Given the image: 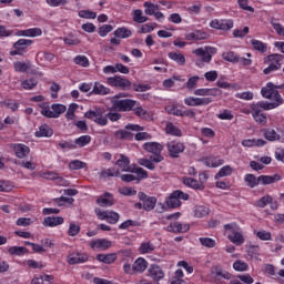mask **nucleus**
<instances>
[{
    "label": "nucleus",
    "instance_id": "obj_1",
    "mask_svg": "<svg viewBox=\"0 0 284 284\" xmlns=\"http://www.w3.org/2000/svg\"><path fill=\"white\" fill-rule=\"evenodd\" d=\"M261 94L264 99H270L274 102H257L253 103L252 108H257V110H274L278 105H283V98L278 91H274V83L268 82L265 87L261 89Z\"/></svg>",
    "mask_w": 284,
    "mask_h": 284
},
{
    "label": "nucleus",
    "instance_id": "obj_2",
    "mask_svg": "<svg viewBox=\"0 0 284 284\" xmlns=\"http://www.w3.org/2000/svg\"><path fill=\"white\" fill-rule=\"evenodd\" d=\"M281 174L260 175L256 178L254 174L248 173L244 176V182L246 183L247 187L254 190V187L258 185H272V183H276V181H281Z\"/></svg>",
    "mask_w": 284,
    "mask_h": 284
},
{
    "label": "nucleus",
    "instance_id": "obj_3",
    "mask_svg": "<svg viewBox=\"0 0 284 284\" xmlns=\"http://www.w3.org/2000/svg\"><path fill=\"white\" fill-rule=\"evenodd\" d=\"M181 200L189 201L190 194L181 190H175L166 197L165 205L170 210H176V207H181Z\"/></svg>",
    "mask_w": 284,
    "mask_h": 284
},
{
    "label": "nucleus",
    "instance_id": "obj_4",
    "mask_svg": "<svg viewBox=\"0 0 284 284\" xmlns=\"http://www.w3.org/2000/svg\"><path fill=\"white\" fill-rule=\"evenodd\" d=\"M39 108H41V114L42 116H45L47 119H59L61 114H63L67 110V106L64 104H52L51 110L49 105H45V103L39 104Z\"/></svg>",
    "mask_w": 284,
    "mask_h": 284
},
{
    "label": "nucleus",
    "instance_id": "obj_5",
    "mask_svg": "<svg viewBox=\"0 0 284 284\" xmlns=\"http://www.w3.org/2000/svg\"><path fill=\"white\" fill-rule=\"evenodd\" d=\"M84 119L94 121L98 125H108V118H105V108H95L94 110L87 111Z\"/></svg>",
    "mask_w": 284,
    "mask_h": 284
},
{
    "label": "nucleus",
    "instance_id": "obj_6",
    "mask_svg": "<svg viewBox=\"0 0 284 284\" xmlns=\"http://www.w3.org/2000/svg\"><path fill=\"white\" fill-rule=\"evenodd\" d=\"M267 61H271L272 63L263 70L264 74H271L275 70H281V61H283L284 57L283 54L273 53L267 55Z\"/></svg>",
    "mask_w": 284,
    "mask_h": 284
},
{
    "label": "nucleus",
    "instance_id": "obj_7",
    "mask_svg": "<svg viewBox=\"0 0 284 284\" xmlns=\"http://www.w3.org/2000/svg\"><path fill=\"white\" fill-rule=\"evenodd\" d=\"M113 108L119 110V112H132L136 102L132 99L124 100H111Z\"/></svg>",
    "mask_w": 284,
    "mask_h": 284
},
{
    "label": "nucleus",
    "instance_id": "obj_8",
    "mask_svg": "<svg viewBox=\"0 0 284 284\" xmlns=\"http://www.w3.org/2000/svg\"><path fill=\"white\" fill-rule=\"evenodd\" d=\"M138 199L142 201L144 212H152V210L156 207V203H158L156 196H149L144 192H139Z\"/></svg>",
    "mask_w": 284,
    "mask_h": 284
},
{
    "label": "nucleus",
    "instance_id": "obj_9",
    "mask_svg": "<svg viewBox=\"0 0 284 284\" xmlns=\"http://www.w3.org/2000/svg\"><path fill=\"white\" fill-rule=\"evenodd\" d=\"M166 148L171 159H179V154L185 152V144L182 142L171 141L166 144Z\"/></svg>",
    "mask_w": 284,
    "mask_h": 284
},
{
    "label": "nucleus",
    "instance_id": "obj_10",
    "mask_svg": "<svg viewBox=\"0 0 284 284\" xmlns=\"http://www.w3.org/2000/svg\"><path fill=\"white\" fill-rule=\"evenodd\" d=\"M194 54H196V57H201L204 63H210V61H212V55L216 54V48L214 47H205L204 49L197 48L194 50Z\"/></svg>",
    "mask_w": 284,
    "mask_h": 284
},
{
    "label": "nucleus",
    "instance_id": "obj_11",
    "mask_svg": "<svg viewBox=\"0 0 284 284\" xmlns=\"http://www.w3.org/2000/svg\"><path fill=\"white\" fill-rule=\"evenodd\" d=\"M224 61L229 63H242V65H252V59L241 58L234 54V51H229L222 54Z\"/></svg>",
    "mask_w": 284,
    "mask_h": 284
},
{
    "label": "nucleus",
    "instance_id": "obj_12",
    "mask_svg": "<svg viewBox=\"0 0 284 284\" xmlns=\"http://www.w3.org/2000/svg\"><path fill=\"white\" fill-rule=\"evenodd\" d=\"M185 105H189L190 108H196L199 105H210L212 103V98H186L184 99Z\"/></svg>",
    "mask_w": 284,
    "mask_h": 284
},
{
    "label": "nucleus",
    "instance_id": "obj_13",
    "mask_svg": "<svg viewBox=\"0 0 284 284\" xmlns=\"http://www.w3.org/2000/svg\"><path fill=\"white\" fill-rule=\"evenodd\" d=\"M10 148H12L18 159H26L30 154V146L23 143L11 144Z\"/></svg>",
    "mask_w": 284,
    "mask_h": 284
},
{
    "label": "nucleus",
    "instance_id": "obj_14",
    "mask_svg": "<svg viewBox=\"0 0 284 284\" xmlns=\"http://www.w3.org/2000/svg\"><path fill=\"white\" fill-rule=\"evenodd\" d=\"M67 263L69 265H78L79 263H88V254L85 253H73L68 255Z\"/></svg>",
    "mask_w": 284,
    "mask_h": 284
},
{
    "label": "nucleus",
    "instance_id": "obj_15",
    "mask_svg": "<svg viewBox=\"0 0 284 284\" xmlns=\"http://www.w3.org/2000/svg\"><path fill=\"white\" fill-rule=\"evenodd\" d=\"M186 41H205L210 39V34L205 31L196 30L185 36Z\"/></svg>",
    "mask_w": 284,
    "mask_h": 284
},
{
    "label": "nucleus",
    "instance_id": "obj_16",
    "mask_svg": "<svg viewBox=\"0 0 284 284\" xmlns=\"http://www.w3.org/2000/svg\"><path fill=\"white\" fill-rule=\"evenodd\" d=\"M149 275L153 281H161L165 278V273L163 272V268L156 264H152L149 268Z\"/></svg>",
    "mask_w": 284,
    "mask_h": 284
},
{
    "label": "nucleus",
    "instance_id": "obj_17",
    "mask_svg": "<svg viewBox=\"0 0 284 284\" xmlns=\"http://www.w3.org/2000/svg\"><path fill=\"white\" fill-rule=\"evenodd\" d=\"M52 134H54V130L48 124H42L39 126V131H36L34 136H37V139H50Z\"/></svg>",
    "mask_w": 284,
    "mask_h": 284
},
{
    "label": "nucleus",
    "instance_id": "obj_18",
    "mask_svg": "<svg viewBox=\"0 0 284 284\" xmlns=\"http://www.w3.org/2000/svg\"><path fill=\"white\" fill-rule=\"evenodd\" d=\"M143 150L151 154H161V152H163V144L159 142H146L143 144Z\"/></svg>",
    "mask_w": 284,
    "mask_h": 284
},
{
    "label": "nucleus",
    "instance_id": "obj_19",
    "mask_svg": "<svg viewBox=\"0 0 284 284\" xmlns=\"http://www.w3.org/2000/svg\"><path fill=\"white\" fill-rule=\"evenodd\" d=\"M252 114L256 123L265 125L267 123V115L263 113V110H258V106H251Z\"/></svg>",
    "mask_w": 284,
    "mask_h": 284
},
{
    "label": "nucleus",
    "instance_id": "obj_20",
    "mask_svg": "<svg viewBox=\"0 0 284 284\" xmlns=\"http://www.w3.org/2000/svg\"><path fill=\"white\" fill-rule=\"evenodd\" d=\"M97 204L100 205V207H112V205H114V199L112 197V194L104 193L97 199Z\"/></svg>",
    "mask_w": 284,
    "mask_h": 284
},
{
    "label": "nucleus",
    "instance_id": "obj_21",
    "mask_svg": "<svg viewBox=\"0 0 284 284\" xmlns=\"http://www.w3.org/2000/svg\"><path fill=\"white\" fill-rule=\"evenodd\" d=\"M211 274H213L215 278H224L225 281H230V278H232V273L223 271L221 266H213L211 268Z\"/></svg>",
    "mask_w": 284,
    "mask_h": 284
},
{
    "label": "nucleus",
    "instance_id": "obj_22",
    "mask_svg": "<svg viewBox=\"0 0 284 284\" xmlns=\"http://www.w3.org/2000/svg\"><path fill=\"white\" fill-rule=\"evenodd\" d=\"M182 183L186 185V187H192V190H205V185L203 182H199L193 178H182Z\"/></svg>",
    "mask_w": 284,
    "mask_h": 284
},
{
    "label": "nucleus",
    "instance_id": "obj_23",
    "mask_svg": "<svg viewBox=\"0 0 284 284\" xmlns=\"http://www.w3.org/2000/svg\"><path fill=\"white\" fill-rule=\"evenodd\" d=\"M90 247L92 250H94V247L98 250H110V247H112V242L105 239H99L97 241H92L90 243Z\"/></svg>",
    "mask_w": 284,
    "mask_h": 284
},
{
    "label": "nucleus",
    "instance_id": "obj_24",
    "mask_svg": "<svg viewBox=\"0 0 284 284\" xmlns=\"http://www.w3.org/2000/svg\"><path fill=\"white\" fill-rule=\"evenodd\" d=\"M63 221L62 216H48L43 220L42 225L44 227H57V225H63Z\"/></svg>",
    "mask_w": 284,
    "mask_h": 284
},
{
    "label": "nucleus",
    "instance_id": "obj_25",
    "mask_svg": "<svg viewBox=\"0 0 284 284\" xmlns=\"http://www.w3.org/2000/svg\"><path fill=\"white\" fill-rule=\"evenodd\" d=\"M90 94H98L100 97H105L110 94V88L101 84V82H95Z\"/></svg>",
    "mask_w": 284,
    "mask_h": 284
},
{
    "label": "nucleus",
    "instance_id": "obj_26",
    "mask_svg": "<svg viewBox=\"0 0 284 284\" xmlns=\"http://www.w3.org/2000/svg\"><path fill=\"white\" fill-rule=\"evenodd\" d=\"M97 261L105 265H112L116 261V253L98 254Z\"/></svg>",
    "mask_w": 284,
    "mask_h": 284
},
{
    "label": "nucleus",
    "instance_id": "obj_27",
    "mask_svg": "<svg viewBox=\"0 0 284 284\" xmlns=\"http://www.w3.org/2000/svg\"><path fill=\"white\" fill-rule=\"evenodd\" d=\"M116 165L122 169V172H133L134 170L130 169V158L123 154L120 155V159L116 161Z\"/></svg>",
    "mask_w": 284,
    "mask_h": 284
},
{
    "label": "nucleus",
    "instance_id": "obj_28",
    "mask_svg": "<svg viewBox=\"0 0 284 284\" xmlns=\"http://www.w3.org/2000/svg\"><path fill=\"white\" fill-rule=\"evenodd\" d=\"M32 45V40H26V39H20L17 42L13 43L14 50H20V52L23 54L28 48Z\"/></svg>",
    "mask_w": 284,
    "mask_h": 284
},
{
    "label": "nucleus",
    "instance_id": "obj_29",
    "mask_svg": "<svg viewBox=\"0 0 284 284\" xmlns=\"http://www.w3.org/2000/svg\"><path fill=\"white\" fill-rule=\"evenodd\" d=\"M41 34H43V31L39 28L18 31V37H41Z\"/></svg>",
    "mask_w": 284,
    "mask_h": 284
},
{
    "label": "nucleus",
    "instance_id": "obj_30",
    "mask_svg": "<svg viewBox=\"0 0 284 284\" xmlns=\"http://www.w3.org/2000/svg\"><path fill=\"white\" fill-rule=\"evenodd\" d=\"M133 270L136 273L145 272L148 270V261L143 257H139L134 263H133Z\"/></svg>",
    "mask_w": 284,
    "mask_h": 284
},
{
    "label": "nucleus",
    "instance_id": "obj_31",
    "mask_svg": "<svg viewBox=\"0 0 284 284\" xmlns=\"http://www.w3.org/2000/svg\"><path fill=\"white\" fill-rule=\"evenodd\" d=\"M168 57L171 59V61L178 63V65H185V55L183 53L172 51L169 52Z\"/></svg>",
    "mask_w": 284,
    "mask_h": 284
},
{
    "label": "nucleus",
    "instance_id": "obj_32",
    "mask_svg": "<svg viewBox=\"0 0 284 284\" xmlns=\"http://www.w3.org/2000/svg\"><path fill=\"white\" fill-rule=\"evenodd\" d=\"M132 17L134 23H146V21H150V18L143 16V10L141 9L133 10Z\"/></svg>",
    "mask_w": 284,
    "mask_h": 284
},
{
    "label": "nucleus",
    "instance_id": "obj_33",
    "mask_svg": "<svg viewBox=\"0 0 284 284\" xmlns=\"http://www.w3.org/2000/svg\"><path fill=\"white\" fill-rule=\"evenodd\" d=\"M166 134H171V136H183V132L179 129L174 123L168 122L165 126Z\"/></svg>",
    "mask_w": 284,
    "mask_h": 284
},
{
    "label": "nucleus",
    "instance_id": "obj_34",
    "mask_svg": "<svg viewBox=\"0 0 284 284\" xmlns=\"http://www.w3.org/2000/svg\"><path fill=\"white\" fill-rule=\"evenodd\" d=\"M114 136H116V139H120L121 141H132L134 139V134L125 130L115 131Z\"/></svg>",
    "mask_w": 284,
    "mask_h": 284
},
{
    "label": "nucleus",
    "instance_id": "obj_35",
    "mask_svg": "<svg viewBox=\"0 0 284 284\" xmlns=\"http://www.w3.org/2000/svg\"><path fill=\"white\" fill-rule=\"evenodd\" d=\"M114 37H118V39H130L132 31L125 27H121L114 31Z\"/></svg>",
    "mask_w": 284,
    "mask_h": 284
},
{
    "label": "nucleus",
    "instance_id": "obj_36",
    "mask_svg": "<svg viewBox=\"0 0 284 284\" xmlns=\"http://www.w3.org/2000/svg\"><path fill=\"white\" fill-rule=\"evenodd\" d=\"M13 68L16 72L24 73V72H28L30 68H32V64L30 62L18 61L13 63Z\"/></svg>",
    "mask_w": 284,
    "mask_h": 284
},
{
    "label": "nucleus",
    "instance_id": "obj_37",
    "mask_svg": "<svg viewBox=\"0 0 284 284\" xmlns=\"http://www.w3.org/2000/svg\"><path fill=\"white\" fill-rule=\"evenodd\" d=\"M143 7L145 8L144 9V14H146L149 17L154 16V13L156 11H159V4H154L150 1L144 2Z\"/></svg>",
    "mask_w": 284,
    "mask_h": 284
},
{
    "label": "nucleus",
    "instance_id": "obj_38",
    "mask_svg": "<svg viewBox=\"0 0 284 284\" xmlns=\"http://www.w3.org/2000/svg\"><path fill=\"white\" fill-rule=\"evenodd\" d=\"M229 241L231 243H234L235 245H243L245 243V239L243 237V234L234 231L231 235H229Z\"/></svg>",
    "mask_w": 284,
    "mask_h": 284
},
{
    "label": "nucleus",
    "instance_id": "obj_39",
    "mask_svg": "<svg viewBox=\"0 0 284 284\" xmlns=\"http://www.w3.org/2000/svg\"><path fill=\"white\" fill-rule=\"evenodd\" d=\"M9 254L12 256H23V254H28V248L24 246H11L8 248Z\"/></svg>",
    "mask_w": 284,
    "mask_h": 284
},
{
    "label": "nucleus",
    "instance_id": "obj_40",
    "mask_svg": "<svg viewBox=\"0 0 284 284\" xmlns=\"http://www.w3.org/2000/svg\"><path fill=\"white\" fill-rule=\"evenodd\" d=\"M264 138L266 141H281V135L274 129L264 130Z\"/></svg>",
    "mask_w": 284,
    "mask_h": 284
},
{
    "label": "nucleus",
    "instance_id": "obj_41",
    "mask_svg": "<svg viewBox=\"0 0 284 284\" xmlns=\"http://www.w3.org/2000/svg\"><path fill=\"white\" fill-rule=\"evenodd\" d=\"M168 232H172L173 234H181L183 232V224L180 222H172L166 226Z\"/></svg>",
    "mask_w": 284,
    "mask_h": 284
},
{
    "label": "nucleus",
    "instance_id": "obj_42",
    "mask_svg": "<svg viewBox=\"0 0 284 284\" xmlns=\"http://www.w3.org/2000/svg\"><path fill=\"white\" fill-rule=\"evenodd\" d=\"M251 44L253 45L254 50H257V52H267V44L262 41L253 39L251 40Z\"/></svg>",
    "mask_w": 284,
    "mask_h": 284
},
{
    "label": "nucleus",
    "instance_id": "obj_43",
    "mask_svg": "<svg viewBox=\"0 0 284 284\" xmlns=\"http://www.w3.org/2000/svg\"><path fill=\"white\" fill-rule=\"evenodd\" d=\"M38 84H39V81H37V79H34V78L24 80L21 83L23 90H34V88H37Z\"/></svg>",
    "mask_w": 284,
    "mask_h": 284
},
{
    "label": "nucleus",
    "instance_id": "obj_44",
    "mask_svg": "<svg viewBox=\"0 0 284 284\" xmlns=\"http://www.w3.org/2000/svg\"><path fill=\"white\" fill-rule=\"evenodd\" d=\"M156 26H159L156 24V22L142 24L138 32L139 34H148L150 32H153Z\"/></svg>",
    "mask_w": 284,
    "mask_h": 284
},
{
    "label": "nucleus",
    "instance_id": "obj_45",
    "mask_svg": "<svg viewBox=\"0 0 284 284\" xmlns=\"http://www.w3.org/2000/svg\"><path fill=\"white\" fill-rule=\"evenodd\" d=\"M128 227H141V223L139 221L126 220L119 225V230H128Z\"/></svg>",
    "mask_w": 284,
    "mask_h": 284
},
{
    "label": "nucleus",
    "instance_id": "obj_46",
    "mask_svg": "<svg viewBox=\"0 0 284 284\" xmlns=\"http://www.w3.org/2000/svg\"><path fill=\"white\" fill-rule=\"evenodd\" d=\"M199 241L203 247H216V241L212 237H200Z\"/></svg>",
    "mask_w": 284,
    "mask_h": 284
},
{
    "label": "nucleus",
    "instance_id": "obj_47",
    "mask_svg": "<svg viewBox=\"0 0 284 284\" xmlns=\"http://www.w3.org/2000/svg\"><path fill=\"white\" fill-rule=\"evenodd\" d=\"M91 141H92V138L90 135H82L75 139L74 143L75 145H79V148H85V145H89Z\"/></svg>",
    "mask_w": 284,
    "mask_h": 284
},
{
    "label": "nucleus",
    "instance_id": "obj_48",
    "mask_svg": "<svg viewBox=\"0 0 284 284\" xmlns=\"http://www.w3.org/2000/svg\"><path fill=\"white\" fill-rule=\"evenodd\" d=\"M154 245L150 242H144L140 245L139 252L140 254H151V252L154 250Z\"/></svg>",
    "mask_w": 284,
    "mask_h": 284
},
{
    "label": "nucleus",
    "instance_id": "obj_49",
    "mask_svg": "<svg viewBox=\"0 0 284 284\" xmlns=\"http://www.w3.org/2000/svg\"><path fill=\"white\" fill-rule=\"evenodd\" d=\"M118 88H120V90H130V88H132V82L119 75Z\"/></svg>",
    "mask_w": 284,
    "mask_h": 284
},
{
    "label": "nucleus",
    "instance_id": "obj_50",
    "mask_svg": "<svg viewBox=\"0 0 284 284\" xmlns=\"http://www.w3.org/2000/svg\"><path fill=\"white\" fill-rule=\"evenodd\" d=\"M254 234L260 239V241H272V233L268 231H254Z\"/></svg>",
    "mask_w": 284,
    "mask_h": 284
},
{
    "label": "nucleus",
    "instance_id": "obj_51",
    "mask_svg": "<svg viewBox=\"0 0 284 284\" xmlns=\"http://www.w3.org/2000/svg\"><path fill=\"white\" fill-rule=\"evenodd\" d=\"M69 168L70 170H83V168H88V164L81 160H73L69 163Z\"/></svg>",
    "mask_w": 284,
    "mask_h": 284
},
{
    "label": "nucleus",
    "instance_id": "obj_52",
    "mask_svg": "<svg viewBox=\"0 0 284 284\" xmlns=\"http://www.w3.org/2000/svg\"><path fill=\"white\" fill-rule=\"evenodd\" d=\"M271 26L274 28L275 32L278 34V37H284V27L283 24L276 22V19H271Z\"/></svg>",
    "mask_w": 284,
    "mask_h": 284
},
{
    "label": "nucleus",
    "instance_id": "obj_53",
    "mask_svg": "<svg viewBox=\"0 0 284 284\" xmlns=\"http://www.w3.org/2000/svg\"><path fill=\"white\" fill-rule=\"evenodd\" d=\"M204 165H206V168H219V165H223V160L206 158L204 160Z\"/></svg>",
    "mask_w": 284,
    "mask_h": 284
},
{
    "label": "nucleus",
    "instance_id": "obj_54",
    "mask_svg": "<svg viewBox=\"0 0 284 284\" xmlns=\"http://www.w3.org/2000/svg\"><path fill=\"white\" fill-rule=\"evenodd\" d=\"M74 63L82 68H88L90 65V60H88V57L85 55H78L74 58Z\"/></svg>",
    "mask_w": 284,
    "mask_h": 284
},
{
    "label": "nucleus",
    "instance_id": "obj_55",
    "mask_svg": "<svg viewBox=\"0 0 284 284\" xmlns=\"http://www.w3.org/2000/svg\"><path fill=\"white\" fill-rule=\"evenodd\" d=\"M209 214H210V207L197 206L195 210V216L197 219H204V216H207Z\"/></svg>",
    "mask_w": 284,
    "mask_h": 284
},
{
    "label": "nucleus",
    "instance_id": "obj_56",
    "mask_svg": "<svg viewBox=\"0 0 284 284\" xmlns=\"http://www.w3.org/2000/svg\"><path fill=\"white\" fill-rule=\"evenodd\" d=\"M233 270H235V272H247V263L237 260L233 263Z\"/></svg>",
    "mask_w": 284,
    "mask_h": 284
},
{
    "label": "nucleus",
    "instance_id": "obj_57",
    "mask_svg": "<svg viewBox=\"0 0 284 284\" xmlns=\"http://www.w3.org/2000/svg\"><path fill=\"white\" fill-rule=\"evenodd\" d=\"M101 179H108V176H121V172L119 170L114 171V169H108L100 173Z\"/></svg>",
    "mask_w": 284,
    "mask_h": 284
},
{
    "label": "nucleus",
    "instance_id": "obj_58",
    "mask_svg": "<svg viewBox=\"0 0 284 284\" xmlns=\"http://www.w3.org/2000/svg\"><path fill=\"white\" fill-rule=\"evenodd\" d=\"M119 219H121V215H119V213H116L114 211H111L108 214L106 221L111 225H116V223H119Z\"/></svg>",
    "mask_w": 284,
    "mask_h": 284
},
{
    "label": "nucleus",
    "instance_id": "obj_59",
    "mask_svg": "<svg viewBox=\"0 0 284 284\" xmlns=\"http://www.w3.org/2000/svg\"><path fill=\"white\" fill-rule=\"evenodd\" d=\"M273 199L271 195H265L255 202L256 207H265L267 203H272Z\"/></svg>",
    "mask_w": 284,
    "mask_h": 284
},
{
    "label": "nucleus",
    "instance_id": "obj_60",
    "mask_svg": "<svg viewBox=\"0 0 284 284\" xmlns=\"http://www.w3.org/2000/svg\"><path fill=\"white\" fill-rule=\"evenodd\" d=\"M232 174V168L230 165L223 166L219 173H216L215 179H223V176H230Z\"/></svg>",
    "mask_w": 284,
    "mask_h": 284
},
{
    "label": "nucleus",
    "instance_id": "obj_61",
    "mask_svg": "<svg viewBox=\"0 0 284 284\" xmlns=\"http://www.w3.org/2000/svg\"><path fill=\"white\" fill-rule=\"evenodd\" d=\"M119 194H122L123 196H134L136 195V190L130 186H124L119 189Z\"/></svg>",
    "mask_w": 284,
    "mask_h": 284
},
{
    "label": "nucleus",
    "instance_id": "obj_62",
    "mask_svg": "<svg viewBox=\"0 0 284 284\" xmlns=\"http://www.w3.org/2000/svg\"><path fill=\"white\" fill-rule=\"evenodd\" d=\"M139 165H142L143 168H146L148 170H155L154 162L150 161L149 159H140L138 161Z\"/></svg>",
    "mask_w": 284,
    "mask_h": 284
},
{
    "label": "nucleus",
    "instance_id": "obj_63",
    "mask_svg": "<svg viewBox=\"0 0 284 284\" xmlns=\"http://www.w3.org/2000/svg\"><path fill=\"white\" fill-rule=\"evenodd\" d=\"M80 19H94L97 17V12L90 10H81L79 11Z\"/></svg>",
    "mask_w": 284,
    "mask_h": 284
},
{
    "label": "nucleus",
    "instance_id": "obj_64",
    "mask_svg": "<svg viewBox=\"0 0 284 284\" xmlns=\"http://www.w3.org/2000/svg\"><path fill=\"white\" fill-rule=\"evenodd\" d=\"M258 250H261L258 245H250L247 248L248 256H251V258H256V256H258Z\"/></svg>",
    "mask_w": 284,
    "mask_h": 284
}]
</instances>
